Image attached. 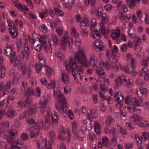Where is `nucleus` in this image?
Returning a JSON list of instances; mask_svg holds the SVG:
<instances>
[{"label":"nucleus","instance_id":"72a5a7b5","mask_svg":"<svg viewBox=\"0 0 149 149\" xmlns=\"http://www.w3.org/2000/svg\"><path fill=\"white\" fill-rule=\"evenodd\" d=\"M20 78V75L19 74H15L13 77V85L16 84L18 82Z\"/></svg>","mask_w":149,"mask_h":149},{"label":"nucleus","instance_id":"4468645a","mask_svg":"<svg viewBox=\"0 0 149 149\" xmlns=\"http://www.w3.org/2000/svg\"><path fill=\"white\" fill-rule=\"evenodd\" d=\"M102 21L100 23V28L102 33H105V28L104 24H106L108 20L107 15L105 14H103L102 15Z\"/></svg>","mask_w":149,"mask_h":149},{"label":"nucleus","instance_id":"2f4dec72","mask_svg":"<svg viewBox=\"0 0 149 149\" xmlns=\"http://www.w3.org/2000/svg\"><path fill=\"white\" fill-rule=\"evenodd\" d=\"M26 121L28 122L29 125L30 127H36V124L34 123V120L33 119H31L29 117H28Z\"/></svg>","mask_w":149,"mask_h":149},{"label":"nucleus","instance_id":"f704fd0d","mask_svg":"<svg viewBox=\"0 0 149 149\" xmlns=\"http://www.w3.org/2000/svg\"><path fill=\"white\" fill-rule=\"evenodd\" d=\"M100 125L97 123H95L94 126V128L95 132L98 135L100 134Z\"/></svg>","mask_w":149,"mask_h":149},{"label":"nucleus","instance_id":"c03bdc74","mask_svg":"<svg viewBox=\"0 0 149 149\" xmlns=\"http://www.w3.org/2000/svg\"><path fill=\"white\" fill-rule=\"evenodd\" d=\"M129 104L128 105V107L129 111L130 113H133L135 111V109H136V106H135V105L131 103H129Z\"/></svg>","mask_w":149,"mask_h":149},{"label":"nucleus","instance_id":"473e14b6","mask_svg":"<svg viewBox=\"0 0 149 149\" xmlns=\"http://www.w3.org/2000/svg\"><path fill=\"white\" fill-rule=\"evenodd\" d=\"M16 45L17 47V51L19 52L21 50L22 45V39L21 38L17 39L16 41Z\"/></svg>","mask_w":149,"mask_h":149},{"label":"nucleus","instance_id":"a878e982","mask_svg":"<svg viewBox=\"0 0 149 149\" xmlns=\"http://www.w3.org/2000/svg\"><path fill=\"white\" fill-rule=\"evenodd\" d=\"M91 35L92 37L94 38L99 39L100 38L101 35L98 31L94 29V30H91Z\"/></svg>","mask_w":149,"mask_h":149},{"label":"nucleus","instance_id":"cd10ccee","mask_svg":"<svg viewBox=\"0 0 149 149\" xmlns=\"http://www.w3.org/2000/svg\"><path fill=\"white\" fill-rule=\"evenodd\" d=\"M137 93L139 96L142 95H146L147 94V91L146 88L141 87L138 90H137Z\"/></svg>","mask_w":149,"mask_h":149},{"label":"nucleus","instance_id":"f3484780","mask_svg":"<svg viewBox=\"0 0 149 149\" xmlns=\"http://www.w3.org/2000/svg\"><path fill=\"white\" fill-rule=\"evenodd\" d=\"M40 130L39 127L36 126L33 131L31 132L30 134V137L33 138L38 137L40 133Z\"/></svg>","mask_w":149,"mask_h":149},{"label":"nucleus","instance_id":"37998d69","mask_svg":"<svg viewBox=\"0 0 149 149\" xmlns=\"http://www.w3.org/2000/svg\"><path fill=\"white\" fill-rule=\"evenodd\" d=\"M42 67V64L40 63H37L35 64V68L37 72L41 70Z\"/></svg>","mask_w":149,"mask_h":149},{"label":"nucleus","instance_id":"39448f33","mask_svg":"<svg viewBox=\"0 0 149 149\" xmlns=\"http://www.w3.org/2000/svg\"><path fill=\"white\" fill-rule=\"evenodd\" d=\"M68 33L65 32V35L61 38L60 42V45L61 48L64 50L66 47L67 44H69V47L70 48H72V39L69 37L67 35Z\"/></svg>","mask_w":149,"mask_h":149},{"label":"nucleus","instance_id":"774afa93","mask_svg":"<svg viewBox=\"0 0 149 149\" xmlns=\"http://www.w3.org/2000/svg\"><path fill=\"white\" fill-rule=\"evenodd\" d=\"M89 138L91 141H93V140H95L96 139V138L95 134L92 133H91L89 135Z\"/></svg>","mask_w":149,"mask_h":149},{"label":"nucleus","instance_id":"09e8293b","mask_svg":"<svg viewBox=\"0 0 149 149\" xmlns=\"http://www.w3.org/2000/svg\"><path fill=\"white\" fill-rule=\"evenodd\" d=\"M54 10L56 14V15L58 16H62L64 15V12L58 8H55Z\"/></svg>","mask_w":149,"mask_h":149},{"label":"nucleus","instance_id":"338daca9","mask_svg":"<svg viewBox=\"0 0 149 149\" xmlns=\"http://www.w3.org/2000/svg\"><path fill=\"white\" fill-rule=\"evenodd\" d=\"M56 86L55 82L54 81H51L48 84L47 87L48 88L52 89L54 88Z\"/></svg>","mask_w":149,"mask_h":149},{"label":"nucleus","instance_id":"f8f14e48","mask_svg":"<svg viewBox=\"0 0 149 149\" xmlns=\"http://www.w3.org/2000/svg\"><path fill=\"white\" fill-rule=\"evenodd\" d=\"M11 85L10 81L7 82L5 84L3 82L0 83V91H3V95H6L10 91Z\"/></svg>","mask_w":149,"mask_h":149},{"label":"nucleus","instance_id":"5fc2aeb1","mask_svg":"<svg viewBox=\"0 0 149 149\" xmlns=\"http://www.w3.org/2000/svg\"><path fill=\"white\" fill-rule=\"evenodd\" d=\"M135 31L133 29H130L129 31L128 36L130 38H134L136 36L135 35Z\"/></svg>","mask_w":149,"mask_h":149},{"label":"nucleus","instance_id":"1a4fd4ad","mask_svg":"<svg viewBox=\"0 0 149 149\" xmlns=\"http://www.w3.org/2000/svg\"><path fill=\"white\" fill-rule=\"evenodd\" d=\"M124 96L120 92H117L115 95L114 100L116 102H117L116 106L118 108H120L123 105L122 102L123 100Z\"/></svg>","mask_w":149,"mask_h":149},{"label":"nucleus","instance_id":"6ab92c4d","mask_svg":"<svg viewBox=\"0 0 149 149\" xmlns=\"http://www.w3.org/2000/svg\"><path fill=\"white\" fill-rule=\"evenodd\" d=\"M111 35V37L113 40H116L120 36V32L119 29L113 30Z\"/></svg>","mask_w":149,"mask_h":149},{"label":"nucleus","instance_id":"a211bd4d","mask_svg":"<svg viewBox=\"0 0 149 149\" xmlns=\"http://www.w3.org/2000/svg\"><path fill=\"white\" fill-rule=\"evenodd\" d=\"M9 33L10 36L13 38H16L18 35V29L16 27H13V28H9Z\"/></svg>","mask_w":149,"mask_h":149},{"label":"nucleus","instance_id":"dca6fc26","mask_svg":"<svg viewBox=\"0 0 149 149\" xmlns=\"http://www.w3.org/2000/svg\"><path fill=\"white\" fill-rule=\"evenodd\" d=\"M38 149H45L47 148V149H52L51 144L50 142H48V144L46 143V142L44 143H41L40 144L39 143H38L37 144Z\"/></svg>","mask_w":149,"mask_h":149},{"label":"nucleus","instance_id":"864d4df0","mask_svg":"<svg viewBox=\"0 0 149 149\" xmlns=\"http://www.w3.org/2000/svg\"><path fill=\"white\" fill-rule=\"evenodd\" d=\"M45 67L46 68L45 70L46 71L47 74L49 78H50L52 74L51 69L49 67L47 66H45Z\"/></svg>","mask_w":149,"mask_h":149},{"label":"nucleus","instance_id":"e433bc0d","mask_svg":"<svg viewBox=\"0 0 149 149\" xmlns=\"http://www.w3.org/2000/svg\"><path fill=\"white\" fill-rule=\"evenodd\" d=\"M149 63V54L148 55L146 59L143 60L142 61L141 65L142 66L146 67Z\"/></svg>","mask_w":149,"mask_h":149},{"label":"nucleus","instance_id":"de8ad7c7","mask_svg":"<svg viewBox=\"0 0 149 149\" xmlns=\"http://www.w3.org/2000/svg\"><path fill=\"white\" fill-rule=\"evenodd\" d=\"M96 22V20L95 19L93 18L91 20V30H94V29H95V26L97 25Z\"/></svg>","mask_w":149,"mask_h":149},{"label":"nucleus","instance_id":"a18cd8bd","mask_svg":"<svg viewBox=\"0 0 149 149\" xmlns=\"http://www.w3.org/2000/svg\"><path fill=\"white\" fill-rule=\"evenodd\" d=\"M62 93L61 91L57 89L56 90L55 88L54 89V97H55L56 99L59 96L61 95Z\"/></svg>","mask_w":149,"mask_h":149},{"label":"nucleus","instance_id":"412c9836","mask_svg":"<svg viewBox=\"0 0 149 149\" xmlns=\"http://www.w3.org/2000/svg\"><path fill=\"white\" fill-rule=\"evenodd\" d=\"M37 109V107L36 104L31 106L28 110V115L29 116L33 115L36 113Z\"/></svg>","mask_w":149,"mask_h":149},{"label":"nucleus","instance_id":"c756f323","mask_svg":"<svg viewBox=\"0 0 149 149\" xmlns=\"http://www.w3.org/2000/svg\"><path fill=\"white\" fill-rule=\"evenodd\" d=\"M129 8L132 9L134 7L136 4V0H125Z\"/></svg>","mask_w":149,"mask_h":149},{"label":"nucleus","instance_id":"f03ea898","mask_svg":"<svg viewBox=\"0 0 149 149\" xmlns=\"http://www.w3.org/2000/svg\"><path fill=\"white\" fill-rule=\"evenodd\" d=\"M80 51H83L79 50L78 52H77L74 54V62H73L72 59L70 60L69 63L67 64L65 67L66 69L68 72H69L71 71V69L72 75L74 77V80L77 81L78 83H81V78L80 75V72L83 70V68L81 65H78L76 62L79 63L75 60V55H77Z\"/></svg>","mask_w":149,"mask_h":149},{"label":"nucleus","instance_id":"20e7f679","mask_svg":"<svg viewBox=\"0 0 149 149\" xmlns=\"http://www.w3.org/2000/svg\"><path fill=\"white\" fill-rule=\"evenodd\" d=\"M59 102H61V105H56L55 107L60 113L66 112L67 110V104L65 99V97L62 94L56 99Z\"/></svg>","mask_w":149,"mask_h":149},{"label":"nucleus","instance_id":"5701e85b","mask_svg":"<svg viewBox=\"0 0 149 149\" xmlns=\"http://www.w3.org/2000/svg\"><path fill=\"white\" fill-rule=\"evenodd\" d=\"M52 123L55 125L58 123V116L57 113L55 111H53L51 114Z\"/></svg>","mask_w":149,"mask_h":149},{"label":"nucleus","instance_id":"b1692460","mask_svg":"<svg viewBox=\"0 0 149 149\" xmlns=\"http://www.w3.org/2000/svg\"><path fill=\"white\" fill-rule=\"evenodd\" d=\"M93 45L94 47H95L96 48H98L100 51H102L104 48L102 42L98 41H95L93 43Z\"/></svg>","mask_w":149,"mask_h":149},{"label":"nucleus","instance_id":"bb28decb","mask_svg":"<svg viewBox=\"0 0 149 149\" xmlns=\"http://www.w3.org/2000/svg\"><path fill=\"white\" fill-rule=\"evenodd\" d=\"M37 38L41 45L45 47L47 46L46 38L39 36V37H37Z\"/></svg>","mask_w":149,"mask_h":149},{"label":"nucleus","instance_id":"e2e57ef3","mask_svg":"<svg viewBox=\"0 0 149 149\" xmlns=\"http://www.w3.org/2000/svg\"><path fill=\"white\" fill-rule=\"evenodd\" d=\"M111 69L114 72H117L118 70V68L117 65L114 63H112Z\"/></svg>","mask_w":149,"mask_h":149},{"label":"nucleus","instance_id":"58836bf2","mask_svg":"<svg viewBox=\"0 0 149 149\" xmlns=\"http://www.w3.org/2000/svg\"><path fill=\"white\" fill-rule=\"evenodd\" d=\"M39 29L44 33H46L48 31V29L44 24H42L39 27Z\"/></svg>","mask_w":149,"mask_h":149},{"label":"nucleus","instance_id":"7ed1b4c3","mask_svg":"<svg viewBox=\"0 0 149 149\" xmlns=\"http://www.w3.org/2000/svg\"><path fill=\"white\" fill-rule=\"evenodd\" d=\"M0 129V135L2 137L6 138V141L9 144H13L14 142H16L15 138L17 136V131L14 129L8 130L9 123L6 122L1 125Z\"/></svg>","mask_w":149,"mask_h":149},{"label":"nucleus","instance_id":"603ef678","mask_svg":"<svg viewBox=\"0 0 149 149\" xmlns=\"http://www.w3.org/2000/svg\"><path fill=\"white\" fill-rule=\"evenodd\" d=\"M27 86V83L26 81H23L22 82V85L21 87V91H24Z\"/></svg>","mask_w":149,"mask_h":149},{"label":"nucleus","instance_id":"4d7b16f0","mask_svg":"<svg viewBox=\"0 0 149 149\" xmlns=\"http://www.w3.org/2000/svg\"><path fill=\"white\" fill-rule=\"evenodd\" d=\"M133 144L131 143H125V149H132L133 146Z\"/></svg>","mask_w":149,"mask_h":149},{"label":"nucleus","instance_id":"bf43d9fd","mask_svg":"<svg viewBox=\"0 0 149 149\" xmlns=\"http://www.w3.org/2000/svg\"><path fill=\"white\" fill-rule=\"evenodd\" d=\"M120 111L121 114L124 116H125L126 115V107H125V108L124 107H120Z\"/></svg>","mask_w":149,"mask_h":149},{"label":"nucleus","instance_id":"6e6552de","mask_svg":"<svg viewBox=\"0 0 149 149\" xmlns=\"http://www.w3.org/2000/svg\"><path fill=\"white\" fill-rule=\"evenodd\" d=\"M121 79L122 80V83L127 88H130L133 85V79L130 78L128 77L122 75L121 76Z\"/></svg>","mask_w":149,"mask_h":149},{"label":"nucleus","instance_id":"f257e3e1","mask_svg":"<svg viewBox=\"0 0 149 149\" xmlns=\"http://www.w3.org/2000/svg\"><path fill=\"white\" fill-rule=\"evenodd\" d=\"M89 56L90 63L87 61L84 52L82 51H80L75 55V60L86 68L89 67L91 65H93L94 67L95 68V69L98 75L101 78L104 79L105 73L103 70L102 68L99 69L97 66H95V56L94 54L92 52L90 53Z\"/></svg>","mask_w":149,"mask_h":149},{"label":"nucleus","instance_id":"423d86ee","mask_svg":"<svg viewBox=\"0 0 149 149\" xmlns=\"http://www.w3.org/2000/svg\"><path fill=\"white\" fill-rule=\"evenodd\" d=\"M47 102L44 97L43 99H41L39 102L40 104V111L45 117L49 116L50 111L49 107L47 106Z\"/></svg>","mask_w":149,"mask_h":149},{"label":"nucleus","instance_id":"2eb2a0df","mask_svg":"<svg viewBox=\"0 0 149 149\" xmlns=\"http://www.w3.org/2000/svg\"><path fill=\"white\" fill-rule=\"evenodd\" d=\"M52 38L48 40V42L50 46H56L58 44L59 39L56 34H53L52 36Z\"/></svg>","mask_w":149,"mask_h":149},{"label":"nucleus","instance_id":"ea45409f","mask_svg":"<svg viewBox=\"0 0 149 149\" xmlns=\"http://www.w3.org/2000/svg\"><path fill=\"white\" fill-rule=\"evenodd\" d=\"M102 144L107 147L109 148L110 147V145L109 144V141L108 138L106 137H104L102 139Z\"/></svg>","mask_w":149,"mask_h":149},{"label":"nucleus","instance_id":"680f3d73","mask_svg":"<svg viewBox=\"0 0 149 149\" xmlns=\"http://www.w3.org/2000/svg\"><path fill=\"white\" fill-rule=\"evenodd\" d=\"M7 23H8V29H9V28H13V27H16L15 25L13 22L11 21L10 20H8L7 21Z\"/></svg>","mask_w":149,"mask_h":149},{"label":"nucleus","instance_id":"4be33fe9","mask_svg":"<svg viewBox=\"0 0 149 149\" xmlns=\"http://www.w3.org/2000/svg\"><path fill=\"white\" fill-rule=\"evenodd\" d=\"M80 26L82 29H86L87 26L89 25V22L87 18H84L80 22Z\"/></svg>","mask_w":149,"mask_h":149},{"label":"nucleus","instance_id":"9b49d317","mask_svg":"<svg viewBox=\"0 0 149 149\" xmlns=\"http://www.w3.org/2000/svg\"><path fill=\"white\" fill-rule=\"evenodd\" d=\"M16 142H14L13 144H11V149H20L22 148L23 149H27V147L26 146H24L20 139H17L15 138Z\"/></svg>","mask_w":149,"mask_h":149},{"label":"nucleus","instance_id":"ddd939ff","mask_svg":"<svg viewBox=\"0 0 149 149\" xmlns=\"http://www.w3.org/2000/svg\"><path fill=\"white\" fill-rule=\"evenodd\" d=\"M32 101V98L30 97H28L25 100L24 102L22 101H20L17 102V106L22 109H24L26 107L29 105Z\"/></svg>","mask_w":149,"mask_h":149},{"label":"nucleus","instance_id":"9d476101","mask_svg":"<svg viewBox=\"0 0 149 149\" xmlns=\"http://www.w3.org/2000/svg\"><path fill=\"white\" fill-rule=\"evenodd\" d=\"M5 54L8 56H10V61L12 63L13 62L16 56V52L13 51L10 47L8 46L5 49Z\"/></svg>","mask_w":149,"mask_h":149},{"label":"nucleus","instance_id":"69168bd1","mask_svg":"<svg viewBox=\"0 0 149 149\" xmlns=\"http://www.w3.org/2000/svg\"><path fill=\"white\" fill-rule=\"evenodd\" d=\"M80 34L82 36L86 37L88 35V32L86 29H82L81 31Z\"/></svg>","mask_w":149,"mask_h":149},{"label":"nucleus","instance_id":"393cba45","mask_svg":"<svg viewBox=\"0 0 149 149\" xmlns=\"http://www.w3.org/2000/svg\"><path fill=\"white\" fill-rule=\"evenodd\" d=\"M131 118L132 119V122L133 124H135L136 122L140 121L142 120V118L140 116L135 114L132 115Z\"/></svg>","mask_w":149,"mask_h":149},{"label":"nucleus","instance_id":"0e129e2a","mask_svg":"<svg viewBox=\"0 0 149 149\" xmlns=\"http://www.w3.org/2000/svg\"><path fill=\"white\" fill-rule=\"evenodd\" d=\"M91 115L92 117L96 118L97 117V112L93 109L91 110L90 111Z\"/></svg>","mask_w":149,"mask_h":149},{"label":"nucleus","instance_id":"7c9ffc66","mask_svg":"<svg viewBox=\"0 0 149 149\" xmlns=\"http://www.w3.org/2000/svg\"><path fill=\"white\" fill-rule=\"evenodd\" d=\"M62 80L65 84H68L70 82V79L66 74H63L62 75Z\"/></svg>","mask_w":149,"mask_h":149},{"label":"nucleus","instance_id":"aec40b11","mask_svg":"<svg viewBox=\"0 0 149 149\" xmlns=\"http://www.w3.org/2000/svg\"><path fill=\"white\" fill-rule=\"evenodd\" d=\"M27 42L24 43L23 47L25 52L26 53V56H25L26 59L29 60V55L31 53V50L27 44Z\"/></svg>","mask_w":149,"mask_h":149},{"label":"nucleus","instance_id":"3c124183","mask_svg":"<svg viewBox=\"0 0 149 149\" xmlns=\"http://www.w3.org/2000/svg\"><path fill=\"white\" fill-rule=\"evenodd\" d=\"M15 111L13 110H9L7 112L8 116L10 117H13L15 115Z\"/></svg>","mask_w":149,"mask_h":149},{"label":"nucleus","instance_id":"6e6d98bb","mask_svg":"<svg viewBox=\"0 0 149 149\" xmlns=\"http://www.w3.org/2000/svg\"><path fill=\"white\" fill-rule=\"evenodd\" d=\"M130 63L133 69H134L136 64V59L134 58H132L130 61Z\"/></svg>","mask_w":149,"mask_h":149},{"label":"nucleus","instance_id":"13d9d810","mask_svg":"<svg viewBox=\"0 0 149 149\" xmlns=\"http://www.w3.org/2000/svg\"><path fill=\"white\" fill-rule=\"evenodd\" d=\"M121 76L118 77V79L116 80V85L115 86V88H117L118 86L120 85L122 82V80L121 79Z\"/></svg>","mask_w":149,"mask_h":149},{"label":"nucleus","instance_id":"a19ab883","mask_svg":"<svg viewBox=\"0 0 149 149\" xmlns=\"http://www.w3.org/2000/svg\"><path fill=\"white\" fill-rule=\"evenodd\" d=\"M141 140L143 141H145L149 139L148 133L145 132L143 133L142 135L141 136Z\"/></svg>","mask_w":149,"mask_h":149},{"label":"nucleus","instance_id":"0eeeda50","mask_svg":"<svg viewBox=\"0 0 149 149\" xmlns=\"http://www.w3.org/2000/svg\"><path fill=\"white\" fill-rule=\"evenodd\" d=\"M125 102L126 104L131 103L135 105L136 107H139L142 102V100L141 97L130 98L129 97H127L125 98Z\"/></svg>","mask_w":149,"mask_h":149},{"label":"nucleus","instance_id":"8fccbe9b","mask_svg":"<svg viewBox=\"0 0 149 149\" xmlns=\"http://www.w3.org/2000/svg\"><path fill=\"white\" fill-rule=\"evenodd\" d=\"M0 78L2 79L4 77L5 74V68L4 66H1L0 67Z\"/></svg>","mask_w":149,"mask_h":149},{"label":"nucleus","instance_id":"c9c22d12","mask_svg":"<svg viewBox=\"0 0 149 149\" xmlns=\"http://www.w3.org/2000/svg\"><path fill=\"white\" fill-rule=\"evenodd\" d=\"M113 119L111 116H108L105 121V125L107 127H108L112 122Z\"/></svg>","mask_w":149,"mask_h":149},{"label":"nucleus","instance_id":"052dcab7","mask_svg":"<svg viewBox=\"0 0 149 149\" xmlns=\"http://www.w3.org/2000/svg\"><path fill=\"white\" fill-rule=\"evenodd\" d=\"M49 117H45V127L46 128H48L50 124V121L49 118Z\"/></svg>","mask_w":149,"mask_h":149},{"label":"nucleus","instance_id":"79ce46f5","mask_svg":"<svg viewBox=\"0 0 149 149\" xmlns=\"http://www.w3.org/2000/svg\"><path fill=\"white\" fill-rule=\"evenodd\" d=\"M135 39L134 41V43L135 47H136L138 45L140 44L141 42V39L139 38L138 36H135Z\"/></svg>","mask_w":149,"mask_h":149},{"label":"nucleus","instance_id":"49530a36","mask_svg":"<svg viewBox=\"0 0 149 149\" xmlns=\"http://www.w3.org/2000/svg\"><path fill=\"white\" fill-rule=\"evenodd\" d=\"M49 136L52 141L53 142L55 140L56 137V134L55 132L53 130H51L49 132Z\"/></svg>","mask_w":149,"mask_h":149},{"label":"nucleus","instance_id":"4c0bfd02","mask_svg":"<svg viewBox=\"0 0 149 149\" xmlns=\"http://www.w3.org/2000/svg\"><path fill=\"white\" fill-rule=\"evenodd\" d=\"M33 89L31 88H28L25 93V95L27 96H30L32 95L34 93Z\"/></svg>","mask_w":149,"mask_h":149},{"label":"nucleus","instance_id":"c85d7f7f","mask_svg":"<svg viewBox=\"0 0 149 149\" xmlns=\"http://www.w3.org/2000/svg\"><path fill=\"white\" fill-rule=\"evenodd\" d=\"M77 127L76 122L74 121L72 123V131L73 134L75 136H77Z\"/></svg>","mask_w":149,"mask_h":149}]
</instances>
